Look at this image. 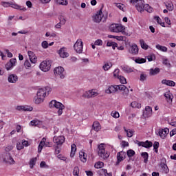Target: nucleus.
<instances>
[{
  "label": "nucleus",
  "mask_w": 176,
  "mask_h": 176,
  "mask_svg": "<svg viewBox=\"0 0 176 176\" xmlns=\"http://www.w3.org/2000/svg\"><path fill=\"white\" fill-rule=\"evenodd\" d=\"M141 156L144 159V163H148V159H149V154L147 152H143L141 153Z\"/></svg>",
  "instance_id": "2f4dec72"
},
{
  "label": "nucleus",
  "mask_w": 176,
  "mask_h": 176,
  "mask_svg": "<svg viewBox=\"0 0 176 176\" xmlns=\"http://www.w3.org/2000/svg\"><path fill=\"white\" fill-rule=\"evenodd\" d=\"M9 63L12 67H16V64H17V60L16 58H11Z\"/></svg>",
  "instance_id": "6e6d98bb"
},
{
  "label": "nucleus",
  "mask_w": 176,
  "mask_h": 176,
  "mask_svg": "<svg viewBox=\"0 0 176 176\" xmlns=\"http://www.w3.org/2000/svg\"><path fill=\"white\" fill-rule=\"evenodd\" d=\"M24 65H25V67L26 68V69H30V68H31V63L28 60H26L25 61Z\"/></svg>",
  "instance_id": "603ef678"
},
{
  "label": "nucleus",
  "mask_w": 176,
  "mask_h": 176,
  "mask_svg": "<svg viewBox=\"0 0 176 176\" xmlns=\"http://www.w3.org/2000/svg\"><path fill=\"white\" fill-rule=\"evenodd\" d=\"M126 155L128 156V157H133V156H134L135 155V151H134L133 150H128L126 151Z\"/></svg>",
  "instance_id": "c03bdc74"
},
{
  "label": "nucleus",
  "mask_w": 176,
  "mask_h": 176,
  "mask_svg": "<svg viewBox=\"0 0 176 176\" xmlns=\"http://www.w3.org/2000/svg\"><path fill=\"white\" fill-rule=\"evenodd\" d=\"M92 127L95 131H100L101 130V125L97 121L94 122Z\"/></svg>",
  "instance_id": "c85d7f7f"
},
{
  "label": "nucleus",
  "mask_w": 176,
  "mask_h": 176,
  "mask_svg": "<svg viewBox=\"0 0 176 176\" xmlns=\"http://www.w3.org/2000/svg\"><path fill=\"white\" fill-rule=\"evenodd\" d=\"M40 69L43 72H47L50 71V68L52 67V60H45L41 63Z\"/></svg>",
  "instance_id": "39448f33"
},
{
  "label": "nucleus",
  "mask_w": 176,
  "mask_h": 176,
  "mask_svg": "<svg viewBox=\"0 0 176 176\" xmlns=\"http://www.w3.org/2000/svg\"><path fill=\"white\" fill-rule=\"evenodd\" d=\"M153 144L152 142H149L148 140H146L144 142V147L143 148H152Z\"/></svg>",
  "instance_id": "37998d69"
},
{
  "label": "nucleus",
  "mask_w": 176,
  "mask_h": 176,
  "mask_svg": "<svg viewBox=\"0 0 176 176\" xmlns=\"http://www.w3.org/2000/svg\"><path fill=\"white\" fill-rule=\"evenodd\" d=\"M122 69L124 72H127V73L131 72V69H130L129 66H123Z\"/></svg>",
  "instance_id": "052dcab7"
},
{
  "label": "nucleus",
  "mask_w": 176,
  "mask_h": 176,
  "mask_svg": "<svg viewBox=\"0 0 176 176\" xmlns=\"http://www.w3.org/2000/svg\"><path fill=\"white\" fill-rule=\"evenodd\" d=\"M49 107L50 108H56L58 109L57 113L58 116H61L63 115V110L65 109V106L56 100H52L50 102Z\"/></svg>",
  "instance_id": "f03ea898"
},
{
  "label": "nucleus",
  "mask_w": 176,
  "mask_h": 176,
  "mask_svg": "<svg viewBox=\"0 0 176 176\" xmlns=\"http://www.w3.org/2000/svg\"><path fill=\"white\" fill-rule=\"evenodd\" d=\"M138 45L137 44H132L130 45L129 52L131 53V54H133L134 56H137L138 54Z\"/></svg>",
  "instance_id": "2eb2a0df"
},
{
  "label": "nucleus",
  "mask_w": 176,
  "mask_h": 176,
  "mask_svg": "<svg viewBox=\"0 0 176 176\" xmlns=\"http://www.w3.org/2000/svg\"><path fill=\"white\" fill-rule=\"evenodd\" d=\"M47 90H50V88H49L48 87L44 89H39L36 94L37 97L45 99V97H46V94L47 93Z\"/></svg>",
  "instance_id": "f8f14e48"
},
{
  "label": "nucleus",
  "mask_w": 176,
  "mask_h": 176,
  "mask_svg": "<svg viewBox=\"0 0 176 176\" xmlns=\"http://www.w3.org/2000/svg\"><path fill=\"white\" fill-rule=\"evenodd\" d=\"M73 175L75 176L79 175V167L75 166L73 170Z\"/></svg>",
  "instance_id": "3c124183"
},
{
  "label": "nucleus",
  "mask_w": 176,
  "mask_h": 176,
  "mask_svg": "<svg viewBox=\"0 0 176 176\" xmlns=\"http://www.w3.org/2000/svg\"><path fill=\"white\" fill-rule=\"evenodd\" d=\"M58 19L60 21L59 23H60V24H62V25H64V24H65V23L67 22V21L65 20V19H64V16H60L58 17Z\"/></svg>",
  "instance_id": "13d9d810"
},
{
  "label": "nucleus",
  "mask_w": 176,
  "mask_h": 176,
  "mask_svg": "<svg viewBox=\"0 0 176 176\" xmlns=\"http://www.w3.org/2000/svg\"><path fill=\"white\" fill-rule=\"evenodd\" d=\"M98 156H100V157L102 159H104V160L109 157V153L105 150V144L102 143L98 146Z\"/></svg>",
  "instance_id": "7ed1b4c3"
},
{
  "label": "nucleus",
  "mask_w": 176,
  "mask_h": 176,
  "mask_svg": "<svg viewBox=\"0 0 176 176\" xmlns=\"http://www.w3.org/2000/svg\"><path fill=\"white\" fill-rule=\"evenodd\" d=\"M41 47L43 49H47L49 47V43H47L46 41H44L41 43Z\"/></svg>",
  "instance_id": "4d7b16f0"
},
{
  "label": "nucleus",
  "mask_w": 176,
  "mask_h": 176,
  "mask_svg": "<svg viewBox=\"0 0 176 176\" xmlns=\"http://www.w3.org/2000/svg\"><path fill=\"white\" fill-rule=\"evenodd\" d=\"M153 58H155V55H148L147 56V60L148 61H153Z\"/></svg>",
  "instance_id": "338daca9"
},
{
  "label": "nucleus",
  "mask_w": 176,
  "mask_h": 176,
  "mask_svg": "<svg viewBox=\"0 0 176 176\" xmlns=\"http://www.w3.org/2000/svg\"><path fill=\"white\" fill-rule=\"evenodd\" d=\"M140 44L142 47V49H144V50H148L149 45H148L144 39L140 40Z\"/></svg>",
  "instance_id": "7c9ffc66"
},
{
  "label": "nucleus",
  "mask_w": 176,
  "mask_h": 176,
  "mask_svg": "<svg viewBox=\"0 0 176 176\" xmlns=\"http://www.w3.org/2000/svg\"><path fill=\"white\" fill-rule=\"evenodd\" d=\"M64 67H56L54 70V74L56 76H59L60 79H64L65 78Z\"/></svg>",
  "instance_id": "9b49d317"
},
{
  "label": "nucleus",
  "mask_w": 176,
  "mask_h": 176,
  "mask_svg": "<svg viewBox=\"0 0 176 176\" xmlns=\"http://www.w3.org/2000/svg\"><path fill=\"white\" fill-rule=\"evenodd\" d=\"M162 85H166V86H170V87H174V86H175V82L171 80H162Z\"/></svg>",
  "instance_id": "5701e85b"
},
{
  "label": "nucleus",
  "mask_w": 176,
  "mask_h": 176,
  "mask_svg": "<svg viewBox=\"0 0 176 176\" xmlns=\"http://www.w3.org/2000/svg\"><path fill=\"white\" fill-rule=\"evenodd\" d=\"M40 123H41V121H39L38 120H33L30 122V124L32 126H38V125H39Z\"/></svg>",
  "instance_id": "8fccbe9b"
},
{
  "label": "nucleus",
  "mask_w": 176,
  "mask_h": 176,
  "mask_svg": "<svg viewBox=\"0 0 176 176\" xmlns=\"http://www.w3.org/2000/svg\"><path fill=\"white\" fill-rule=\"evenodd\" d=\"M170 133V129L168 128H164V129H160L157 132V135H160L161 138L164 139L167 137V134Z\"/></svg>",
  "instance_id": "4468645a"
},
{
  "label": "nucleus",
  "mask_w": 176,
  "mask_h": 176,
  "mask_svg": "<svg viewBox=\"0 0 176 176\" xmlns=\"http://www.w3.org/2000/svg\"><path fill=\"white\" fill-rule=\"evenodd\" d=\"M155 47H156V49H157V50H160V52H166L168 50L167 47L162 46L159 44L156 45Z\"/></svg>",
  "instance_id": "c9c22d12"
},
{
  "label": "nucleus",
  "mask_w": 176,
  "mask_h": 176,
  "mask_svg": "<svg viewBox=\"0 0 176 176\" xmlns=\"http://www.w3.org/2000/svg\"><path fill=\"white\" fill-rule=\"evenodd\" d=\"M16 148L18 151H21V149L24 148V146H23V144L19 143L16 144Z\"/></svg>",
  "instance_id": "69168bd1"
},
{
  "label": "nucleus",
  "mask_w": 176,
  "mask_h": 176,
  "mask_svg": "<svg viewBox=\"0 0 176 176\" xmlns=\"http://www.w3.org/2000/svg\"><path fill=\"white\" fill-rule=\"evenodd\" d=\"M98 174H99V175L102 176V175L104 174L105 176H112V173H108V170L107 169H100L98 171Z\"/></svg>",
  "instance_id": "393cba45"
},
{
  "label": "nucleus",
  "mask_w": 176,
  "mask_h": 176,
  "mask_svg": "<svg viewBox=\"0 0 176 176\" xmlns=\"http://www.w3.org/2000/svg\"><path fill=\"white\" fill-rule=\"evenodd\" d=\"M119 72H120V70H119V69L114 70V72H113L114 78H117V79L119 78V76H120V75H119Z\"/></svg>",
  "instance_id": "5fc2aeb1"
},
{
  "label": "nucleus",
  "mask_w": 176,
  "mask_h": 176,
  "mask_svg": "<svg viewBox=\"0 0 176 176\" xmlns=\"http://www.w3.org/2000/svg\"><path fill=\"white\" fill-rule=\"evenodd\" d=\"M36 157H34L30 159V162H29V166L30 167V168H34V166H35V164H36Z\"/></svg>",
  "instance_id": "f704fd0d"
},
{
  "label": "nucleus",
  "mask_w": 176,
  "mask_h": 176,
  "mask_svg": "<svg viewBox=\"0 0 176 176\" xmlns=\"http://www.w3.org/2000/svg\"><path fill=\"white\" fill-rule=\"evenodd\" d=\"M109 30L111 31V32H123V31L124 30V28L120 24L113 23L109 26Z\"/></svg>",
  "instance_id": "0eeeda50"
},
{
  "label": "nucleus",
  "mask_w": 176,
  "mask_h": 176,
  "mask_svg": "<svg viewBox=\"0 0 176 176\" xmlns=\"http://www.w3.org/2000/svg\"><path fill=\"white\" fill-rule=\"evenodd\" d=\"M95 168H102V167H104V162H98L95 166H94Z\"/></svg>",
  "instance_id": "de8ad7c7"
},
{
  "label": "nucleus",
  "mask_w": 176,
  "mask_h": 176,
  "mask_svg": "<svg viewBox=\"0 0 176 176\" xmlns=\"http://www.w3.org/2000/svg\"><path fill=\"white\" fill-rule=\"evenodd\" d=\"M144 10H146V12H148V13H152L153 8H152L149 4H144Z\"/></svg>",
  "instance_id": "58836bf2"
},
{
  "label": "nucleus",
  "mask_w": 176,
  "mask_h": 176,
  "mask_svg": "<svg viewBox=\"0 0 176 176\" xmlns=\"http://www.w3.org/2000/svg\"><path fill=\"white\" fill-rule=\"evenodd\" d=\"M143 116L144 118H151L152 116V107L146 106L145 111H143Z\"/></svg>",
  "instance_id": "6ab92c4d"
},
{
  "label": "nucleus",
  "mask_w": 176,
  "mask_h": 176,
  "mask_svg": "<svg viewBox=\"0 0 176 176\" xmlns=\"http://www.w3.org/2000/svg\"><path fill=\"white\" fill-rule=\"evenodd\" d=\"M126 152L124 151H121L117 153V160L118 163H120V162H123L124 159H126Z\"/></svg>",
  "instance_id": "aec40b11"
},
{
  "label": "nucleus",
  "mask_w": 176,
  "mask_h": 176,
  "mask_svg": "<svg viewBox=\"0 0 176 176\" xmlns=\"http://www.w3.org/2000/svg\"><path fill=\"white\" fill-rule=\"evenodd\" d=\"M17 76L14 74H11L8 76V82L10 83H16V82H17Z\"/></svg>",
  "instance_id": "bb28decb"
},
{
  "label": "nucleus",
  "mask_w": 176,
  "mask_h": 176,
  "mask_svg": "<svg viewBox=\"0 0 176 176\" xmlns=\"http://www.w3.org/2000/svg\"><path fill=\"white\" fill-rule=\"evenodd\" d=\"M74 47L76 53H82V52H83V41H82V39H78Z\"/></svg>",
  "instance_id": "9d476101"
},
{
  "label": "nucleus",
  "mask_w": 176,
  "mask_h": 176,
  "mask_svg": "<svg viewBox=\"0 0 176 176\" xmlns=\"http://www.w3.org/2000/svg\"><path fill=\"white\" fill-rule=\"evenodd\" d=\"M3 162L6 164H14L16 163L10 153H6L3 155Z\"/></svg>",
  "instance_id": "6e6552de"
},
{
  "label": "nucleus",
  "mask_w": 176,
  "mask_h": 176,
  "mask_svg": "<svg viewBox=\"0 0 176 176\" xmlns=\"http://www.w3.org/2000/svg\"><path fill=\"white\" fill-rule=\"evenodd\" d=\"M131 107H132V108H138V109H140L142 105H141V103L133 101L131 103Z\"/></svg>",
  "instance_id": "e433bc0d"
},
{
  "label": "nucleus",
  "mask_w": 176,
  "mask_h": 176,
  "mask_svg": "<svg viewBox=\"0 0 176 176\" xmlns=\"http://www.w3.org/2000/svg\"><path fill=\"white\" fill-rule=\"evenodd\" d=\"M98 93L96 91V89H91L83 93L82 97L84 98H93L94 97H97Z\"/></svg>",
  "instance_id": "1a4fd4ad"
},
{
  "label": "nucleus",
  "mask_w": 176,
  "mask_h": 176,
  "mask_svg": "<svg viewBox=\"0 0 176 176\" xmlns=\"http://www.w3.org/2000/svg\"><path fill=\"white\" fill-rule=\"evenodd\" d=\"M6 68L7 71H9V70L12 69V68H13V66L12 65L10 62H8L6 65Z\"/></svg>",
  "instance_id": "bf43d9fd"
},
{
  "label": "nucleus",
  "mask_w": 176,
  "mask_h": 176,
  "mask_svg": "<svg viewBox=\"0 0 176 176\" xmlns=\"http://www.w3.org/2000/svg\"><path fill=\"white\" fill-rule=\"evenodd\" d=\"M58 53L60 57H61V58H67V57L69 56V54H68V52H67V48H65V47L60 48L58 51Z\"/></svg>",
  "instance_id": "f3484780"
},
{
  "label": "nucleus",
  "mask_w": 176,
  "mask_h": 176,
  "mask_svg": "<svg viewBox=\"0 0 176 176\" xmlns=\"http://www.w3.org/2000/svg\"><path fill=\"white\" fill-rule=\"evenodd\" d=\"M135 63H136V64H144V63H146V59L144 58H138L135 59Z\"/></svg>",
  "instance_id": "4c0bfd02"
},
{
  "label": "nucleus",
  "mask_w": 176,
  "mask_h": 176,
  "mask_svg": "<svg viewBox=\"0 0 176 176\" xmlns=\"http://www.w3.org/2000/svg\"><path fill=\"white\" fill-rule=\"evenodd\" d=\"M154 19L155 20V21H157V24H160L161 27H166L164 22H162V19L158 16H155Z\"/></svg>",
  "instance_id": "72a5a7b5"
},
{
  "label": "nucleus",
  "mask_w": 176,
  "mask_h": 176,
  "mask_svg": "<svg viewBox=\"0 0 176 176\" xmlns=\"http://www.w3.org/2000/svg\"><path fill=\"white\" fill-rule=\"evenodd\" d=\"M159 142H155L153 144V149H154V152H155V153H157L159 152Z\"/></svg>",
  "instance_id": "a18cd8bd"
},
{
  "label": "nucleus",
  "mask_w": 176,
  "mask_h": 176,
  "mask_svg": "<svg viewBox=\"0 0 176 176\" xmlns=\"http://www.w3.org/2000/svg\"><path fill=\"white\" fill-rule=\"evenodd\" d=\"M57 3L59 5L67 6V5H68V0H57Z\"/></svg>",
  "instance_id": "09e8293b"
},
{
  "label": "nucleus",
  "mask_w": 176,
  "mask_h": 176,
  "mask_svg": "<svg viewBox=\"0 0 176 176\" xmlns=\"http://www.w3.org/2000/svg\"><path fill=\"white\" fill-rule=\"evenodd\" d=\"M1 5L4 8H9L10 6V8H13L14 9H17L18 10H23V12H25V10H27L25 8L21 7L16 3H13L12 2L9 3V2L2 1Z\"/></svg>",
  "instance_id": "423d86ee"
},
{
  "label": "nucleus",
  "mask_w": 176,
  "mask_h": 176,
  "mask_svg": "<svg viewBox=\"0 0 176 176\" xmlns=\"http://www.w3.org/2000/svg\"><path fill=\"white\" fill-rule=\"evenodd\" d=\"M131 3H133L136 8V10L142 13L144 12V6L145 5V1L144 0H130Z\"/></svg>",
  "instance_id": "20e7f679"
},
{
  "label": "nucleus",
  "mask_w": 176,
  "mask_h": 176,
  "mask_svg": "<svg viewBox=\"0 0 176 176\" xmlns=\"http://www.w3.org/2000/svg\"><path fill=\"white\" fill-rule=\"evenodd\" d=\"M79 157H80V160L82 162V163H86V162H87V155H86V153H85V151H81L79 153Z\"/></svg>",
  "instance_id": "4be33fe9"
},
{
  "label": "nucleus",
  "mask_w": 176,
  "mask_h": 176,
  "mask_svg": "<svg viewBox=\"0 0 176 176\" xmlns=\"http://www.w3.org/2000/svg\"><path fill=\"white\" fill-rule=\"evenodd\" d=\"M111 115L113 118H115L116 119H118V118L120 116V115L119 114V112L118 111H112Z\"/></svg>",
  "instance_id": "864d4df0"
},
{
  "label": "nucleus",
  "mask_w": 176,
  "mask_h": 176,
  "mask_svg": "<svg viewBox=\"0 0 176 176\" xmlns=\"http://www.w3.org/2000/svg\"><path fill=\"white\" fill-rule=\"evenodd\" d=\"M111 67H112V63L107 62L104 63V65H103V69L104 71H108V69H109V68H111Z\"/></svg>",
  "instance_id": "79ce46f5"
},
{
  "label": "nucleus",
  "mask_w": 176,
  "mask_h": 176,
  "mask_svg": "<svg viewBox=\"0 0 176 176\" xmlns=\"http://www.w3.org/2000/svg\"><path fill=\"white\" fill-rule=\"evenodd\" d=\"M95 45L96 46H102V40L101 39H98L95 41Z\"/></svg>",
  "instance_id": "0e129e2a"
},
{
  "label": "nucleus",
  "mask_w": 176,
  "mask_h": 176,
  "mask_svg": "<svg viewBox=\"0 0 176 176\" xmlns=\"http://www.w3.org/2000/svg\"><path fill=\"white\" fill-rule=\"evenodd\" d=\"M40 167L41 168H47V165H46V162L45 161H42L40 164Z\"/></svg>",
  "instance_id": "e2e57ef3"
},
{
  "label": "nucleus",
  "mask_w": 176,
  "mask_h": 176,
  "mask_svg": "<svg viewBox=\"0 0 176 176\" xmlns=\"http://www.w3.org/2000/svg\"><path fill=\"white\" fill-rule=\"evenodd\" d=\"M45 142H46V138H43L38 145V152H42V149H43V146H45Z\"/></svg>",
  "instance_id": "c756f323"
},
{
  "label": "nucleus",
  "mask_w": 176,
  "mask_h": 176,
  "mask_svg": "<svg viewBox=\"0 0 176 176\" xmlns=\"http://www.w3.org/2000/svg\"><path fill=\"white\" fill-rule=\"evenodd\" d=\"M28 56H29L31 63L36 64V61H38V58L36 57L35 54H34V52L32 51H28Z\"/></svg>",
  "instance_id": "a211bd4d"
},
{
  "label": "nucleus",
  "mask_w": 176,
  "mask_h": 176,
  "mask_svg": "<svg viewBox=\"0 0 176 176\" xmlns=\"http://www.w3.org/2000/svg\"><path fill=\"white\" fill-rule=\"evenodd\" d=\"M75 152H76V144H72L71 145V154H70L71 157H73V156H75Z\"/></svg>",
  "instance_id": "473e14b6"
},
{
  "label": "nucleus",
  "mask_w": 176,
  "mask_h": 176,
  "mask_svg": "<svg viewBox=\"0 0 176 176\" xmlns=\"http://www.w3.org/2000/svg\"><path fill=\"white\" fill-rule=\"evenodd\" d=\"M140 80L141 82H144V80H146V74H140Z\"/></svg>",
  "instance_id": "680f3d73"
},
{
  "label": "nucleus",
  "mask_w": 176,
  "mask_h": 176,
  "mask_svg": "<svg viewBox=\"0 0 176 176\" xmlns=\"http://www.w3.org/2000/svg\"><path fill=\"white\" fill-rule=\"evenodd\" d=\"M164 96L165 98H166L168 102H173V98H174V97L173 96V94H171L170 91L164 94Z\"/></svg>",
  "instance_id": "b1692460"
},
{
  "label": "nucleus",
  "mask_w": 176,
  "mask_h": 176,
  "mask_svg": "<svg viewBox=\"0 0 176 176\" xmlns=\"http://www.w3.org/2000/svg\"><path fill=\"white\" fill-rule=\"evenodd\" d=\"M118 79H119L120 83H122V85H126V83H127V80H126V78H124L122 76H120Z\"/></svg>",
  "instance_id": "49530a36"
},
{
  "label": "nucleus",
  "mask_w": 176,
  "mask_h": 176,
  "mask_svg": "<svg viewBox=\"0 0 176 176\" xmlns=\"http://www.w3.org/2000/svg\"><path fill=\"white\" fill-rule=\"evenodd\" d=\"M17 111H29L31 112L34 108L31 106H17L16 107Z\"/></svg>",
  "instance_id": "412c9836"
},
{
  "label": "nucleus",
  "mask_w": 176,
  "mask_h": 176,
  "mask_svg": "<svg viewBox=\"0 0 176 176\" xmlns=\"http://www.w3.org/2000/svg\"><path fill=\"white\" fill-rule=\"evenodd\" d=\"M165 6L169 12H173V10H174V5H173V3H168L165 4Z\"/></svg>",
  "instance_id": "ea45409f"
},
{
  "label": "nucleus",
  "mask_w": 176,
  "mask_h": 176,
  "mask_svg": "<svg viewBox=\"0 0 176 176\" xmlns=\"http://www.w3.org/2000/svg\"><path fill=\"white\" fill-rule=\"evenodd\" d=\"M126 146H129V143L124 140L122 142V147L126 148Z\"/></svg>",
  "instance_id": "774afa93"
},
{
  "label": "nucleus",
  "mask_w": 176,
  "mask_h": 176,
  "mask_svg": "<svg viewBox=\"0 0 176 176\" xmlns=\"http://www.w3.org/2000/svg\"><path fill=\"white\" fill-rule=\"evenodd\" d=\"M118 90L123 91L122 96L124 97H127L129 96V89L125 85H110L108 87V89L105 90V93L107 94H112L113 93H116Z\"/></svg>",
  "instance_id": "f257e3e1"
},
{
  "label": "nucleus",
  "mask_w": 176,
  "mask_h": 176,
  "mask_svg": "<svg viewBox=\"0 0 176 176\" xmlns=\"http://www.w3.org/2000/svg\"><path fill=\"white\" fill-rule=\"evenodd\" d=\"M102 17H104V14L102 13V10H100L94 17V21L95 23H100L101 20H102Z\"/></svg>",
  "instance_id": "dca6fc26"
},
{
  "label": "nucleus",
  "mask_w": 176,
  "mask_h": 176,
  "mask_svg": "<svg viewBox=\"0 0 176 176\" xmlns=\"http://www.w3.org/2000/svg\"><path fill=\"white\" fill-rule=\"evenodd\" d=\"M124 131L126 133V136L129 138H131L134 135V130L133 129H126V127L124 126Z\"/></svg>",
  "instance_id": "cd10ccee"
},
{
  "label": "nucleus",
  "mask_w": 176,
  "mask_h": 176,
  "mask_svg": "<svg viewBox=\"0 0 176 176\" xmlns=\"http://www.w3.org/2000/svg\"><path fill=\"white\" fill-rule=\"evenodd\" d=\"M44 100L45 99H43V98H41L36 95V97L34 98V101L35 104H41L43 101H44Z\"/></svg>",
  "instance_id": "a19ab883"
},
{
  "label": "nucleus",
  "mask_w": 176,
  "mask_h": 176,
  "mask_svg": "<svg viewBox=\"0 0 176 176\" xmlns=\"http://www.w3.org/2000/svg\"><path fill=\"white\" fill-rule=\"evenodd\" d=\"M149 75L151 76H155V75H157V74H160V69L159 67H156L155 69H150L149 70Z\"/></svg>",
  "instance_id": "a878e982"
},
{
  "label": "nucleus",
  "mask_w": 176,
  "mask_h": 176,
  "mask_svg": "<svg viewBox=\"0 0 176 176\" xmlns=\"http://www.w3.org/2000/svg\"><path fill=\"white\" fill-rule=\"evenodd\" d=\"M53 142L56 145H61L65 142V138L64 136H54Z\"/></svg>",
  "instance_id": "ddd939ff"
}]
</instances>
